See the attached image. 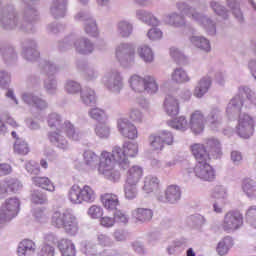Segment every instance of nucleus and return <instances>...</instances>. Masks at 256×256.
Listing matches in <instances>:
<instances>
[{"label":"nucleus","instance_id":"nucleus-1","mask_svg":"<svg viewBox=\"0 0 256 256\" xmlns=\"http://www.w3.org/2000/svg\"><path fill=\"white\" fill-rule=\"evenodd\" d=\"M136 155H139V144L135 142H126L122 148L115 146L112 153L103 151L100 155L98 173L115 183L121 179V172L115 169V163H118L120 167H125L129 165V158Z\"/></svg>","mask_w":256,"mask_h":256},{"label":"nucleus","instance_id":"nucleus-2","mask_svg":"<svg viewBox=\"0 0 256 256\" xmlns=\"http://www.w3.org/2000/svg\"><path fill=\"white\" fill-rule=\"evenodd\" d=\"M48 125L50 129H55L56 131L50 132L48 134V139L50 143H53L59 149H67L69 142L68 139L72 141H79V132L75 129V125L71 121L66 120L63 124L61 123V116L57 113H52L48 116Z\"/></svg>","mask_w":256,"mask_h":256},{"label":"nucleus","instance_id":"nucleus-3","mask_svg":"<svg viewBox=\"0 0 256 256\" xmlns=\"http://www.w3.org/2000/svg\"><path fill=\"white\" fill-rule=\"evenodd\" d=\"M190 151L197 163L211 161V157L219 159L223 155L221 142L215 138H209L205 144L194 143L190 146Z\"/></svg>","mask_w":256,"mask_h":256},{"label":"nucleus","instance_id":"nucleus-4","mask_svg":"<svg viewBox=\"0 0 256 256\" xmlns=\"http://www.w3.org/2000/svg\"><path fill=\"white\" fill-rule=\"evenodd\" d=\"M50 225L55 229H63L68 235L79 233L77 217L67 209H58L51 214Z\"/></svg>","mask_w":256,"mask_h":256},{"label":"nucleus","instance_id":"nucleus-5","mask_svg":"<svg viewBox=\"0 0 256 256\" xmlns=\"http://www.w3.org/2000/svg\"><path fill=\"white\" fill-rule=\"evenodd\" d=\"M68 199L73 205L94 203L95 199H97V193L89 185H84L81 188V186L74 184L68 191Z\"/></svg>","mask_w":256,"mask_h":256},{"label":"nucleus","instance_id":"nucleus-6","mask_svg":"<svg viewBox=\"0 0 256 256\" xmlns=\"http://www.w3.org/2000/svg\"><path fill=\"white\" fill-rule=\"evenodd\" d=\"M130 87L136 93H142V91H147L148 93H157L159 90V85L155 81V78L151 76H146L141 78L139 75H133L130 78Z\"/></svg>","mask_w":256,"mask_h":256},{"label":"nucleus","instance_id":"nucleus-7","mask_svg":"<svg viewBox=\"0 0 256 256\" xmlns=\"http://www.w3.org/2000/svg\"><path fill=\"white\" fill-rule=\"evenodd\" d=\"M20 208L21 201L17 197L6 199L0 207V221L15 219V216L19 215Z\"/></svg>","mask_w":256,"mask_h":256},{"label":"nucleus","instance_id":"nucleus-8","mask_svg":"<svg viewBox=\"0 0 256 256\" xmlns=\"http://www.w3.org/2000/svg\"><path fill=\"white\" fill-rule=\"evenodd\" d=\"M236 131L243 139H249L255 131V119L249 114H240Z\"/></svg>","mask_w":256,"mask_h":256},{"label":"nucleus","instance_id":"nucleus-9","mask_svg":"<svg viewBox=\"0 0 256 256\" xmlns=\"http://www.w3.org/2000/svg\"><path fill=\"white\" fill-rule=\"evenodd\" d=\"M243 226V214L239 211H229L225 214L224 220L222 222V229L228 233L231 231H237Z\"/></svg>","mask_w":256,"mask_h":256},{"label":"nucleus","instance_id":"nucleus-10","mask_svg":"<svg viewBox=\"0 0 256 256\" xmlns=\"http://www.w3.org/2000/svg\"><path fill=\"white\" fill-rule=\"evenodd\" d=\"M148 141L152 151H163L165 145H173V134L165 131L160 134H152Z\"/></svg>","mask_w":256,"mask_h":256},{"label":"nucleus","instance_id":"nucleus-11","mask_svg":"<svg viewBox=\"0 0 256 256\" xmlns=\"http://www.w3.org/2000/svg\"><path fill=\"white\" fill-rule=\"evenodd\" d=\"M194 173L202 181H215V169L209 162H198L194 167Z\"/></svg>","mask_w":256,"mask_h":256},{"label":"nucleus","instance_id":"nucleus-12","mask_svg":"<svg viewBox=\"0 0 256 256\" xmlns=\"http://www.w3.org/2000/svg\"><path fill=\"white\" fill-rule=\"evenodd\" d=\"M181 193V187L175 184L168 185L164 191V196H158V201L160 203H177L181 200Z\"/></svg>","mask_w":256,"mask_h":256},{"label":"nucleus","instance_id":"nucleus-13","mask_svg":"<svg viewBox=\"0 0 256 256\" xmlns=\"http://www.w3.org/2000/svg\"><path fill=\"white\" fill-rule=\"evenodd\" d=\"M190 129L194 135H200L205 129V115L203 112L196 110L190 115Z\"/></svg>","mask_w":256,"mask_h":256},{"label":"nucleus","instance_id":"nucleus-14","mask_svg":"<svg viewBox=\"0 0 256 256\" xmlns=\"http://www.w3.org/2000/svg\"><path fill=\"white\" fill-rule=\"evenodd\" d=\"M117 127L119 133L123 135V137H126V139H137L138 137V131L137 127L133 125L131 122H129L125 118H121L117 122Z\"/></svg>","mask_w":256,"mask_h":256},{"label":"nucleus","instance_id":"nucleus-15","mask_svg":"<svg viewBox=\"0 0 256 256\" xmlns=\"http://www.w3.org/2000/svg\"><path fill=\"white\" fill-rule=\"evenodd\" d=\"M252 92L249 88H243L240 90V94L234 97L230 102V107L227 109V113H229V109H238L241 111L243 105H245L246 101H250L251 103Z\"/></svg>","mask_w":256,"mask_h":256},{"label":"nucleus","instance_id":"nucleus-16","mask_svg":"<svg viewBox=\"0 0 256 256\" xmlns=\"http://www.w3.org/2000/svg\"><path fill=\"white\" fill-rule=\"evenodd\" d=\"M100 201L107 211H117V207L121 205L119 196L115 193H104L100 196Z\"/></svg>","mask_w":256,"mask_h":256},{"label":"nucleus","instance_id":"nucleus-17","mask_svg":"<svg viewBox=\"0 0 256 256\" xmlns=\"http://www.w3.org/2000/svg\"><path fill=\"white\" fill-rule=\"evenodd\" d=\"M125 177L128 185H137L143 179V168L134 165L127 170Z\"/></svg>","mask_w":256,"mask_h":256},{"label":"nucleus","instance_id":"nucleus-18","mask_svg":"<svg viewBox=\"0 0 256 256\" xmlns=\"http://www.w3.org/2000/svg\"><path fill=\"white\" fill-rule=\"evenodd\" d=\"M58 249L62 256H75L77 254L75 244L69 239L63 238L58 241Z\"/></svg>","mask_w":256,"mask_h":256},{"label":"nucleus","instance_id":"nucleus-19","mask_svg":"<svg viewBox=\"0 0 256 256\" xmlns=\"http://www.w3.org/2000/svg\"><path fill=\"white\" fill-rule=\"evenodd\" d=\"M164 109L170 117L179 115V101L173 96L168 95L164 101Z\"/></svg>","mask_w":256,"mask_h":256},{"label":"nucleus","instance_id":"nucleus-20","mask_svg":"<svg viewBox=\"0 0 256 256\" xmlns=\"http://www.w3.org/2000/svg\"><path fill=\"white\" fill-rule=\"evenodd\" d=\"M32 183L36 187H40L41 189H45L46 191H50L51 193L55 191V185L48 177L34 176L32 177Z\"/></svg>","mask_w":256,"mask_h":256},{"label":"nucleus","instance_id":"nucleus-21","mask_svg":"<svg viewBox=\"0 0 256 256\" xmlns=\"http://www.w3.org/2000/svg\"><path fill=\"white\" fill-rule=\"evenodd\" d=\"M211 87V78L204 77L199 82L194 90V97H197L198 99H201L207 91H209V88Z\"/></svg>","mask_w":256,"mask_h":256},{"label":"nucleus","instance_id":"nucleus-22","mask_svg":"<svg viewBox=\"0 0 256 256\" xmlns=\"http://www.w3.org/2000/svg\"><path fill=\"white\" fill-rule=\"evenodd\" d=\"M233 247V238L227 236L224 237L217 245L216 251L218 255L224 256L229 253V249Z\"/></svg>","mask_w":256,"mask_h":256},{"label":"nucleus","instance_id":"nucleus-23","mask_svg":"<svg viewBox=\"0 0 256 256\" xmlns=\"http://www.w3.org/2000/svg\"><path fill=\"white\" fill-rule=\"evenodd\" d=\"M155 189H159V178L155 176H146L144 180L143 191L153 193Z\"/></svg>","mask_w":256,"mask_h":256},{"label":"nucleus","instance_id":"nucleus-24","mask_svg":"<svg viewBox=\"0 0 256 256\" xmlns=\"http://www.w3.org/2000/svg\"><path fill=\"white\" fill-rule=\"evenodd\" d=\"M35 242L30 239H24L18 246L17 253L19 256H25L27 251H35Z\"/></svg>","mask_w":256,"mask_h":256},{"label":"nucleus","instance_id":"nucleus-25","mask_svg":"<svg viewBox=\"0 0 256 256\" xmlns=\"http://www.w3.org/2000/svg\"><path fill=\"white\" fill-rule=\"evenodd\" d=\"M22 99L25 101V103H28V105H35V107H38V109H45V107H47V103H45V101L31 94H24Z\"/></svg>","mask_w":256,"mask_h":256},{"label":"nucleus","instance_id":"nucleus-26","mask_svg":"<svg viewBox=\"0 0 256 256\" xmlns=\"http://www.w3.org/2000/svg\"><path fill=\"white\" fill-rule=\"evenodd\" d=\"M133 217L138 221H149L153 218L151 209L138 208L133 212Z\"/></svg>","mask_w":256,"mask_h":256},{"label":"nucleus","instance_id":"nucleus-27","mask_svg":"<svg viewBox=\"0 0 256 256\" xmlns=\"http://www.w3.org/2000/svg\"><path fill=\"white\" fill-rule=\"evenodd\" d=\"M191 43H194V45L198 47V49H202V51H206L207 53L211 51V44L206 38L194 36L191 38Z\"/></svg>","mask_w":256,"mask_h":256},{"label":"nucleus","instance_id":"nucleus-28","mask_svg":"<svg viewBox=\"0 0 256 256\" xmlns=\"http://www.w3.org/2000/svg\"><path fill=\"white\" fill-rule=\"evenodd\" d=\"M19 191V183L17 182H9L7 184H0V197L3 195H7V193H17Z\"/></svg>","mask_w":256,"mask_h":256},{"label":"nucleus","instance_id":"nucleus-29","mask_svg":"<svg viewBox=\"0 0 256 256\" xmlns=\"http://www.w3.org/2000/svg\"><path fill=\"white\" fill-rule=\"evenodd\" d=\"M168 125L172 127V129L183 131V129H187V118L180 116L172 121H168Z\"/></svg>","mask_w":256,"mask_h":256},{"label":"nucleus","instance_id":"nucleus-30","mask_svg":"<svg viewBox=\"0 0 256 256\" xmlns=\"http://www.w3.org/2000/svg\"><path fill=\"white\" fill-rule=\"evenodd\" d=\"M172 81H174V83H187V81H189V76H187L185 70L176 69L172 73Z\"/></svg>","mask_w":256,"mask_h":256},{"label":"nucleus","instance_id":"nucleus-31","mask_svg":"<svg viewBox=\"0 0 256 256\" xmlns=\"http://www.w3.org/2000/svg\"><path fill=\"white\" fill-rule=\"evenodd\" d=\"M242 189L248 197H251L253 193L256 191L255 181L251 180L250 178H245L242 181Z\"/></svg>","mask_w":256,"mask_h":256},{"label":"nucleus","instance_id":"nucleus-32","mask_svg":"<svg viewBox=\"0 0 256 256\" xmlns=\"http://www.w3.org/2000/svg\"><path fill=\"white\" fill-rule=\"evenodd\" d=\"M81 99L85 105H91L92 103H95L97 99L95 98V91L91 89H84L81 92Z\"/></svg>","mask_w":256,"mask_h":256},{"label":"nucleus","instance_id":"nucleus-33","mask_svg":"<svg viewBox=\"0 0 256 256\" xmlns=\"http://www.w3.org/2000/svg\"><path fill=\"white\" fill-rule=\"evenodd\" d=\"M76 51L78 53L87 54L93 52V44L89 43L87 40H83L80 42H77L76 44Z\"/></svg>","mask_w":256,"mask_h":256},{"label":"nucleus","instance_id":"nucleus-34","mask_svg":"<svg viewBox=\"0 0 256 256\" xmlns=\"http://www.w3.org/2000/svg\"><path fill=\"white\" fill-rule=\"evenodd\" d=\"M14 151L15 153H18V155H27V153H29V145L27 142L17 139L14 144Z\"/></svg>","mask_w":256,"mask_h":256},{"label":"nucleus","instance_id":"nucleus-35","mask_svg":"<svg viewBox=\"0 0 256 256\" xmlns=\"http://www.w3.org/2000/svg\"><path fill=\"white\" fill-rule=\"evenodd\" d=\"M83 157L84 163L90 167H93V165L99 161V156H97V154L91 150H86L83 154Z\"/></svg>","mask_w":256,"mask_h":256},{"label":"nucleus","instance_id":"nucleus-36","mask_svg":"<svg viewBox=\"0 0 256 256\" xmlns=\"http://www.w3.org/2000/svg\"><path fill=\"white\" fill-rule=\"evenodd\" d=\"M87 213L91 219H101V217H103L104 211L101 206L92 205L89 207Z\"/></svg>","mask_w":256,"mask_h":256},{"label":"nucleus","instance_id":"nucleus-37","mask_svg":"<svg viewBox=\"0 0 256 256\" xmlns=\"http://www.w3.org/2000/svg\"><path fill=\"white\" fill-rule=\"evenodd\" d=\"M138 53L146 63L153 61V51H151V48L144 46L138 50Z\"/></svg>","mask_w":256,"mask_h":256},{"label":"nucleus","instance_id":"nucleus-38","mask_svg":"<svg viewBox=\"0 0 256 256\" xmlns=\"http://www.w3.org/2000/svg\"><path fill=\"white\" fill-rule=\"evenodd\" d=\"M89 115L92 119H95L96 121H103V119H107V114L105 113V110L101 108H92L89 111Z\"/></svg>","mask_w":256,"mask_h":256},{"label":"nucleus","instance_id":"nucleus-39","mask_svg":"<svg viewBox=\"0 0 256 256\" xmlns=\"http://www.w3.org/2000/svg\"><path fill=\"white\" fill-rule=\"evenodd\" d=\"M124 193L126 199H135V197H137V185L126 183Z\"/></svg>","mask_w":256,"mask_h":256},{"label":"nucleus","instance_id":"nucleus-40","mask_svg":"<svg viewBox=\"0 0 256 256\" xmlns=\"http://www.w3.org/2000/svg\"><path fill=\"white\" fill-rule=\"evenodd\" d=\"M246 219H247L249 225H251V227H253V229H256V207L255 206H251L247 210Z\"/></svg>","mask_w":256,"mask_h":256},{"label":"nucleus","instance_id":"nucleus-41","mask_svg":"<svg viewBox=\"0 0 256 256\" xmlns=\"http://www.w3.org/2000/svg\"><path fill=\"white\" fill-rule=\"evenodd\" d=\"M31 201L34 205H45V203H47V196L45 194L34 192L31 196Z\"/></svg>","mask_w":256,"mask_h":256},{"label":"nucleus","instance_id":"nucleus-42","mask_svg":"<svg viewBox=\"0 0 256 256\" xmlns=\"http://www.w3.org/2000/svg\"><path fill=\"white\" fill-rule=\"evenodd\" d=\"M129 119L133 123H142L143 121V114L135 108L131 109L129 112Z\"/></svg>","mask_w":256,"mask_h":256},{"label":"nucleus","instance_id":"nucleus-43","mask_svg":"<svg viewBox=\"0 0 256 256\" xmlns=\"http://www.w3.org/2000/svg\"><path fill=\"white\" fill-rule=\"evenodd\" d=\"M119 30L122 37H129V35H131V31H133V27L127 22H120Z\"/></svg>","mask_w":256,"mask_h":256},{"label":"nucleus","instance_id":"nucleus-44","mask_svg":"<svg viewBox=\"0 0 256 256\" xmlns=\"http://www.w3.org/2000/svg\"><path fill=\"white\" fill-rule=\"evenodd\" d=\"M26 171L30 173V175H39L41 173V168L34 161H30L26 163Z\"/></svg>","mask_w":256,"mask_h":256},{"label":"nucleus","instance_id":"nucleus-45","mask_svg":"<svg viewBox=\"0 0 256 256\" xmlns=\"http://www.w3.org/2000/svg\"><path fill=\"white\" fill-rule=\"evenodd\" d=\"M35 217L40 223H47L49 221V212L45 209H39L35 212Z\"/></svg>","mask_w":256,"mask_h":256},{"label":"nucleus","instance_id":"nucleus-46","mask_svg":"<svg viewBox=\"0 0 256 256\" xmlns=\"http://www.w3.org/2000/svg\"><path fill=\"white\" fill-rule=\"evenodd\" d=\"M96 131V135H98V137H109V133H110V128L109 126H105V125H98L95 129Z\"/></svg>","mask_w":256,"mask_h":256},{"label":"nucleus","instance_id":"nucleus-47","mask_svg":"<svg viewBox=\"0 0 256 256\" xmlns=\"http://www.w3.org/2000/svg\"><path fill=\"white\" fill-rule=\"evenodd\" d=\"M39 256H55V248H53L51 245H44L39 254Z\"/></svg>","mask_w":256,"mask_h":256},{"label":"nucleus","instance_id":"nucleus-48","mask_svg":"<svg viewBox=\"0 0 256 256\" xmlns=\"http://www.w3.org/2000/svg\"><path fill=\"white\" fill-rule=\"evenodd\" d=\"M100 225H102V227H113V225H115V219L111 218L109 216H101L100 217Z\"/></svg>","mask_w":256,"mask_h":256},{"label":"nucleus","instance_id":"nucleus-49","mask_svg":"<svg viewBox=\"0 0 256 256\" xmlns=\"http://www.w3.org/2000/svg\"><path fill=\"white\" fill-rule=\"evenodd\" d=\"M117 223H127L128 218L127 215L125 213H123V211L121 210H116V212L114 213V222Z\"/></svg>","mask_w":256,"mask_h":256},{"label":"nucleus","instance_id":"nucleus-50","mask_svg":"<svg viewBox=\"0 0 256 256\" xmlns=\"http://www.w3.org/2000/svg\"><path fill=\"white\" fill-rule=\"evenodd\" d=\"M109 89L114 93H119L121 89H123V82H121V77L118 76L115 80L113 85L109 86Z\"/></svg>","mask_w":256,"mask_h":256},{"label":"nucleus","instance_id":"nucleus-51","mask_svg":"<svg viewBox=\"0 0 256 256\" xmlns=\"http://www.w3.org/2000/svg\"><path fill=\"white\" fill-rule=\"evenodd\" d=\"M213 195L216 199H225L227 197V192L225 191V188H223L222 186H217L214 189Z\"/></svg>","mask_w":256,"mask_h":256},{"label":"nucleus","instance_id":"nucleus-52","mask_svg":"<svg viewBox=\"0 0 256 256\" xmlns=\"http://www.w3.org/2000/svg\"><path fill=\"white\" fill-rule=\"evenodd\" d=\"M163 33L156 29V28H152L148 31V37L149 39H152V41H155V39H161Z\"/></svg>","mask_w":256,"mask_h":256},{"label":"nucleus","instance_id":"nucleus-53","mask_svg":"<svg viewBox=\"0 0 256 256\" xmlns=\"http://www.w3.org/2000/svg\"><path fill=\"white\" fill-rule=\"evenodd\" d=\"M66 89H67L68 93H77V91H79V89H81V86H79V84L77 82L70 81L67 83Z\"/></svg>","mask_w":256,"mask_h":256},{"label":"nucleus","instance_id":"nucleus-54","mask_svg":"<svg viewBox=\"0 0 256 256\" xmlns=\"http://www.w3.org/2000/svg\"><path fill=\"white\" fill-rule=\"evenodd\" d=\"M85 31L86 33L93 35L94 37L97 36V24L92 23V24L86 25Z\"/></svg>","mask_w":256,"mask_h":256},{"label":"nucleus","instance_id":"nucleus-55","mask_svg":"<svg viewBox=\"0 0 256 256\" xmlns=\"http://www.w3.org/2000/svg\"><path fill=\"white\" fill-rule=\"evenodd\" d=\"M97 239H98V243L102 247H107V245H109V237H107L105 234H99L97 236Z\"/></svg>","mask_w":256,"mask_h":256},{"label":"nucleus","instance_id":"nucleus-56","mask_svg":"<svg viewBox=\"0 0 256 256\" xmlns=\"http://www.w3.org/2000/svg\"><path fill=\"white\" fill-rule=\"evenodd\" d=\"M209 121L211 125H219V115L216 110H213L210 114Z\"/></svg>","mask_w":256,"mask_h":256},{"label":"nucleus","instance_id":"nucleus-57","mask_svg":"<svg viewBox=\"0 0 256 256\" xmlns=\"http://www.w3.org/2000/svg\"><path fill=\"white\" fill-rule=\"evenodd\" d=\"M11 173V166L9 164H0V177L9 175Z\"/></svg>","mask_w":256,"mask_h":256},{"label":"nucleus","instance_id":"nucleus-58","mask_svg":"<svg viewBox=\"0 0 256 256\" xmlns=\"http://www.w3.org/2000/svg\"><path fill=\"white\" fill-rule=\"evenodd\" d=\"M145 22L149 25H152V27H157V25H159V21L157 20V18L148 15V17L145 18Z\"/></svg>","mask_w":256,"mask_h":256},{"label":"nucleus","instance_id":"nucleus-59","mask_svg":"<svg viewBox=\"0 0 256 256\" xmlns=\"http://www.w3.org/2000/svg\"><path fill=\"white\" fill-rule=\"evenodd\" d=\"M231 159L234 163H237V161H241L242 159L241 153H239L238 151H233L231 153Z\"/></svg>","mask_w":256,"mask_h":256},{"label":"nucleus","instance_id":"nucleus-60","mask_svg":"<svg viewBox=\"0 0 256 256\" xmlns=\"http://www.w3.org/2000/svg\"><path fill=\"white\" fill-rule=\"evenodd\" d=\"M211 7L215 11V13H217L218 15H221V11H223V7L217 4V2H212Z\"/></svg>","mask_w":256,"mask_h":256},{"label":"nucleus","instance_id":"nucleus-61","mask_svg":"<svg viewBox=\"0 0 256 256\" xmlns=\"http://www.w3.org/2000/svg\"><path fill=\"white\" fill-rule=\"evenodd\" d=\"M6 123L8 125H10L11 127H13L14 129L19 127V124L17 123V121H15L13 118L11 117H8L7 120H6Z\"/></svg>","mask_w":256,"mask_h":256},{"label":"nucleus","instance_id":"nucleus-62","mask_svg":"<svg viewBox=\"0 0 256 256\" xmlns=\"http://www.w3.org/2000/svg\"><path fill=\"white\" fill-rule=\"evenodd\" d=\"M249 67H250L253 77L256 78V62H250Z\"/></svg>","mask_w":256,"mask_h":256},{"label":"nucleus","instance_id":"nucleus-63","mask_svg":"<svg viewBox=\"0 0 256 256\" xmlns=\"http://www.w3.org/2000/svg\"><path fill=\"white\" fill-rule=\"evenodd\" d=\"M127 49H129L128 45H122L119 49L116 50V56L119 57V53H121V51H125V53H127Z\"/></svg>","mask_w":256,"mask_h":256},{"label":"nucleus","instance_id":"nucleus-64","mask_svg":"<svg viewBox=\"0 0 256 256\" xmlns=\"http://www.w3.org/2000/svg\"><path fill=\"white\" fill-rule=\"evenodd\" d=\"M40 166H41L43 169H47V167H49V164L47 163V160L42 159V160H40Z\"/></svg>","mask_w":256,"mask_h":256}]
</instances>
